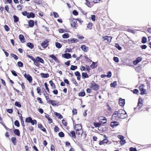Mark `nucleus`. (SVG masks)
Wrapping results in <instances>:
<instances>
[{
    "mask_svg": "<svg viewBox=\"0 0 151 151\" xmlns=\"http://www.w3.org/2000/svg\"><path fill=\"white\" fill-rule=\"evenodd\" d=\"M127 117V115L125 111L121 109L118 111L114 112L111 117L113 119L118 120L119 119H124Z\"/></svg>",
    "mask_w": 151,
    "mask_h": 151,
    "instance_id": "obj_1",
    "label": "nucleus"
},
{
    "mask_svg": "<svg viewBox=\"0 0 151 151\" xmlns=\"http://www.w3.org/2000/svg\"><path fill=\"white\" fill-rule=\"evenodd\" d=\"M74 129L76 131L77 134L79 136H81L83 133L82 126L81 124H76L75 125Z\"/></svg>",
    "mask_w": 151,
    "mask_h": 151,
    "instance_id": "obj_2",
    "label": "nucleus"
},
{
    "mask_svg": "<svg viewBox=\"0 0 151 151\" xmlns=\"http://www.w3.org/2000/svg\"><path fill=\"white\" fill-rule=\"evenodd\" d=\"M101 0H89L86 2V5L89 7H92L94 4L100 2Z\"/></svg>",
    "mask_w": 151,
    "mask_h": 151,
    "instance_id": "obj_3",
    "label": "nucleus"
},
{
    "mask_svg": "<svg viewBox=\"0 0 151 151\" xmlns=\"http://www.w3.org/2000/svg\"><path fill=\"white\" fill-rule=\"evenodd\" d=\"M89 87L92 90L95 91H97L99 88V86L96 83L93 81L90 83Z\"/></svg>",
    "mask_w": 151,
    "mask_h": 151,
    "instance_id": "obj_4",
    "label": "nucleus"
},
{
    "mask_svg": "<svg viewBox=\"0 0 151 151\" xmlns=\"http://www.w3.org/2000/svg\"><path fill=\"white\" fill-rule=\"evenodd\" d=\"M70 24L72 27L75 29L77 28V19L74 18L73 17H71L70 19Z\"/></svg>",
    "mask_w": 151,
    "mask_h": 151,
    "instance_id": "obj_5",
    "label": "nucleus"
},
{
    "mask_svg": "<svg viewBox=\"0 0 151 151\" xmlns=\"http://www.w3.org/2000/svg\"><path fill=\"white\" fill-rule=\"evenodd\" d=\"M111 119L112 121L111 122L110 125L112 128L115 127L119 125V122L116 121L117 120H114L112 117Z\"/></svg>",
    "mask_w": 151,
    "mask_h": 151,
    "instance_id": "obj_6",
    "label": "nucleus"
},
{
    "mask_svg": "<svg viewBox=\"0 0 151 151\" xmlns=\"http://www.w3.org/2000/svg\"><path fill=\"white\" fill-rule=\"evenodd\" d=\"M112 37L111 36H104L102 37L103 41L106 42L107 43H110L111 42Z\"/></svg>",
    "mask_w": 151,
    "mask_h": 151,
    "instance_id": "obj_7",
    "label": "nucleus"
},
{
    "mask_svg": "<svg viewBox=\"0 0 151 151\" xmlns=\"http://www.w3.org/2000/svg\"><path fill=\"white\" fill-rule=\"evenodd\" d=\"M98 119L101 124H105L106 123L107 120L106 117L103 116L99 117Z\"/></svg>",
    "mask_w": 151,
    "mask_h": 151,
    "instance_id": "obj_8",
    "label": "nucleus"
},
{
    "mask_svg": "<svg viewBox=\"0 0 151 151\" xmlns=\"http://www.w3.org/2000/svg\"><path fill=\"white\" fill-rule=\"evenodd\" d=\"M144 86L142 85L139 87V89L141 92V95H144L147 94V92L145 89L144 88Z\"/></svg>",
    "mask_w": 151,
    "mask_h": 151,
    "instance_id": "obj_9",
    "label": "nucleus"
},
{
    "mask_svg": "<svg viewBox=\"0 0 151 151\" xmlns=\"http://www.w3.org/2000/svg\"><path fill=\"white\" fill-rule=\"evenodd\" d=\"M27 56L28 58L31 59L33 61L34 63L36 66H39L40 64L38 63V62L37 61L36 59H35L33 56L29 55H27Z\"/></svg>",
    "mask_w": 151,
    "mask_h": 151,
    "instance_id": "obj_10",
    "label": "nucleus"
},
{
    "mask_svg": "<svg viewBox=\"0 0 151 151\" xmlns=\"http://www.w3.org/2000/svg\"><path fill=\"white\" fill-rule=\"evenodd\" d=\"M24 77L29 81V83H31L32 81V77L29 74L25 73L24 74Z\"/></svg>",
    "mask_w": 151,
    "mask_h": 151,
    "instance_id": "obj_11",
    "label": "nucleus"
},
{
    "mask_svg": "<svg viewBox=\"0 0 151 151\" xmlns=\"http://www.w3.org/2000/svg\"><path fill=\"white\" fill-rule=\"evenodd\" d=\"M49 42L48 40H46L41 43V45L43 48H46L49 45Z\"/></svg>",
    "mask_w": 151,
    "mask_h": 151,
    "instance_id": "obj_12",
    "label": "nucleus"
},
{
    "mask_svg": "<svg viewBox=\"0 0 151 151\" xmlns=\"http://www.w3.org/2000/svg\"><path fill=\"white\" fill-rule=\"evenodd\" d=\"M125 104V100L124 99H122V98H120L119 99V104L121 106H123Z\"/></svg>",
    "mask_w": 151,
    "mask_h": 151,
    "instance_id": "obj_13",
    "label": "nucleus"
},
{
    "mask_svg": "<svg viewBox=\"0 0 151 151\" xmlns=\"http://www.w3.org/2000/svg\"><path fill=\"white\" fill-rule=\"evenodd\" d=\"M34 21L32 20H30L28 21V26L29 27H33L34 26Z\"/></svg>",
    "mask_w": 151,
    "mask_h": 151,
    "instance_id": "obj_14",
    "label": "nucleus"
},
{
    "mask_svg": "<svg viewBox=\"0 0 151 151\" xmlns=\"http://www.w3.org/2000/svg\"><path fill=\"white\" fill-rule=\"evenodd\" d=\"M67 42H70L71 43H76L78 42L79 40L78 39L75 38H70L68 40Z\"/></svg>",
    "mask_w": 151,
    "mask_h": 151,
    "instance_id": "obj_15",
    "label": "nucleus"
},
{
    "mask_svg": "<svg viewBox=\"0 0 151 151\" xmlns=\"http://www.w3.org/2000/svg\"><path fill=\"white\" fill-rule=\"evenodd\" d=\"M38 127L43 132H46V129L41 124H38Z\"/></svg>",
    "mask_w": 151,
    "mask_h": 151,
    "instance_id": "obj_16",
    "label": "nucleus"
},
{
    "mask_svg": "<svg viewBox=\"0 0 151 151\" xmlns=\"http://www.w3.org/2000/svg\"><path fill=\"white\" fill-rule=\"evenodd\" d=\"M48 103H50L53 106H55L57 105H58L59 104L58 102H56L52 100H49L48 101Z\"/></svg>",
    "mask_w": 151,
    "mask_h": 151,
    "instance_id": "obj_17",
    "label": "nucleus"
},
{
    "mask_svg": "<svg viewBox=\"0 0 151 151\" xmlns=\"http://www.w3.org/2000/svg\"><path fill=\"white\" fill-rule=\"evenodd\" d=\"M49 56L50 58H52L57 63H60L59 61L55 55H50Z\"/></svg>",
    "mask_w": 151,
    "mask_h": 151,
    "instance_id": "obj_18",
    "label": "nucleus"
},
{
    "mask_svg": "<svg viewBox=\"0 0 151 151\" xmlns=\"http://www.w3.org/2000/svg\"><path fill=\"white\" fill-rule=\"evenodd\" d=\"M109 141L106 137L105 139H104L102 141H100L99 142V144L100 145L104 144L105 143L107 144L109 142Z\"/></svg>",
    "mask_w": 151,
    "mask_h": 151,
    "instance_id": "obj_19",
    "label": "nucleus"
},
{
    "mask_svg": "<svg viewBox=\"0 0 151 151\" xmlns=\"http://www.w3.org/2000/svg\"><path fill=\"white\" fill-rule=\"evenodd\" d=\"M142 100L141 99L139 98V99L138 105L137 108H138L139 109H140L142 105Z\"/></svg>",
    "mask_w": 151,
    "mask_h": 151,
    "instance_id": "obj_20",
    "label": "nucleus"
},
{
    "mask_svg": "<svg viewBox=\"0 0 151 151\" xmlns=\"http://www.w3.org/2000/svg\"><path fill=\"white\" fill-rule=\"evenodd\" d=\"M68 134L73 138H75L76 137L75 132L74 131H71L70 133H68Z\"/></svg>",
    "mask_w": 151,
    "mask_h": 151,
    "instance_id": "obj_21",
    "label": "nucleus"
},
{
    "mask_svg": "<svg viewBox=\"0 0 151 151\" xmlns=\"http://www.w3.org/2000/svg\"><path fill=\"white\" fill-rule=\"evenodd\" d=\"M81 48L84 52H87L88 50V47L84 45H82L81 47Z\"/></svg>",
    "mask_w": 151,
    "mask_h": 151,
    "instance_id": "obj_22",
    "label": "nucleus"
},
{
    "mask_svg": "<svg viewBox=\"0 0 151 151\" xmlns=\"http://www.w3.org/2000/svg\"><path fill=\"white\" fill-rule=\"evenodd\" d=\"M62 57L66 59H69L71 58V54L69 53H66L63 54Z\"/></svg>",
    "mask_w": 151,
    "mask_h": 151,
    "instance_id": "obj_23",
    "label": "nucleus"
},
{
    "mask_svg": "<svg viewBox=\"0 0 151 151\" xmlns=\"http://www.w3.org/2000/svg\"><path fill=\"white\" fill-rule=\"evenodd\" d=\"M35 17V15L34 13L32 12H30V13H29L27 16V17L28 18H34Z\"/></svg>",
    "mask_w": 151,
    "mask_h": 151,
    "instance_id": "obj_24",
    "label": "nucleus"
},
{
    "mask_svg": "<svg viewBox=\"0 0 151 151\" xmlns=\"http://www.w3.org/2000/svg\"><path fill=\"white\" fill-rule=\"evenodd\" d=\"M142 58L141 57H139L136 58V60L133 62V63L134 65H137L141 61Z\"/></svg>",
    "mask_w": 151,
    "mask_h": 151,
    "instance_id": "obj_25",
    "label": "nucleus"
},
{
    "mask_svg": "<svg viewBox=\"0 0 151 151\" xmlns=\"http://www.w3.org/2000/svg\"><path fill=\"white\" fill-rule=\"evenodd\" d=\"M19 39L20 41L22 43H24L25 42V40L24 36L22 35H20L19 36Z\"/></svg>",
    "mask_w": 151,
    "mask_h": 151,
    "instance_id": "obj_26",
    "label": "nucleus"
},
{
    "mask_svg": "<svg viewBox=\"0 0 151 151\" xmlns=\"http://www.w3.org/2000/svg\"><path fill=\"white\" fill-rule=\"evenodd\" d=\"M75 76H77V79L80 81L81 79V76L80 73L78 71L75 72L74 73Z\"/></svg>",
    "mask_w": 151,
    "mask_h": 151,
    "instance_id": "obj_27",
    "label": "nucleus"
},
{
    "mask_svg": "<svg viewBox=\"0 0 151 151\" xmlns=\"http://www.w3.org/2000/svg\"><path fill=\"white\" fill-rule=\"evenodd\" d=\"M36 60L39 63H44V60L38 56L36 58Z\"/></svg>",
    "mask_w": 151,
    "mask_h": 151,
    "instance_id": "obj_28",
    "label": "nucleus"
},
{
    "mask_svg": "<svg viewBox=\"0 0 151 151\" xmlns=\"http://www.w3.org/2000/svg\"><path fill=\"white\" fill-rule=\"evenodd\" d=\"M14 132L15 135L18 136H20V131L18 129H14Z\"/></svg>",
    "mask_w": 151,
    "mask_h": 151,
    "instance_id": "obj_29",
    "label": "nucleus"
},
{
    "mask_svg": "<svg viewBox=\"0 0 151 151\" xmlns=\"http://www.w3.org/2000/svg\"><path fill=\"white\" fill-rule=\"evenodd\" d=\"M81 77L83 79H85L89 77L88 74L86 72L82 73Z\"/></svg>",
    "mask_w": 151,
    "mask_h": 151,
    "instance_id": "obj_30",
    "label": "nucleus"
},
{
    "mask_svg": "<svg viewBox=\"0 0 151 151\" xmlns=\"http://www.w3.org/2000/svg\"><path fill=\"white\" fill-rule=\"evenodd\" d=\"M86 93L84 90H83L81 91L79 93H78V95L79 96H85Z\"/></svg>",
    "mask_w": 151,
    "mask_h": 151,
    "instance_id": "obj_31",
    "label": "nucleus"
},
{
    "mask_svg": "<svg viewBox=\"0 0 151 151\" xmlns=\"http://www.w3.org/2000/svg\"><path fill=\"white\" fill-rule=\"evenodd\" d=\"M54 114L58 119H61L63 118V116L59 113L55 112Z\"/></svg>",
    "mask_w": 151,
    "mask_h": 151,
    "instance_id": "obj_32",
    "label": "nucleus"
},
{
    "mask_svg": "<svg viewBox=\"0 0 151 151\" xmlns=\"http://www.w3.org/2000/svg\"><path fill=\"white\" fill-rule=\"evenodd\" d=\"M49 83L50 85V86L52 87V88L55 89L56 88V86L55 84L53 83L52 80L49 81Z\"/></svg>",
    "mask_w": 151,
    "mask_h": 151,
    "instance_id": "obj_33",
    "label": "nucleus"
},
{
    "mask_svg": "<svg viewBox=\"0 0 151 151\" xmlns=\"http://www.w3.org/2000/svg\"><path fill=\"white\" fill-rule=\"evenodd\" d=\"M45 116L48 119L49 123L51 124L52 122V119L49 116V115L47 114V115H46Z\"/></svg>",
    "mask_w": 151,
    "mask_h": 151,
    "instance_id": "obj_34",
    "label": "nucleus"
},
{
    "mask_svg": "<svg viewBox=\"0 0 151 151\" xmlns=\"http://www.w3.org/2000/svg\"><path fill=\"white\" fill-rule=\"evenodd\" d=\"M42 78H47L49 77V75L48 73H41L40 74Z\"/></svg>",
    "mask_w": 151,
    "mask_h": 151,
    "instance_id": "obj_35",
    "label": "nucleus"
},
{
    "mask_svg": "<svg viewBox=\"0 0 151 151\" xmlns=\"http://www.w3.org/2000/svg\"><path fill=\"white\" fill-rule=\"evenodd\" d=\"M11 140L12 142L13 143L14 145H15L16 144V139L15 137H12L11 138Z\"/></svg>",
    "mask_w": 151,
    "mask_h": 151,
    "instance_id": "obj_36",
    "label": "nucleus"
},
{
    "mask_svg": "<svg viewBox=\"0 0 151 151\" xmlns=\"http://www.w3.org/2000/svg\"><path fill=\"white\" fill-rule=\"evenodd\" d=\"M93 124L94 127L96 128L99 127L101 126V124L100 122L99 123L94 122Z\"/></svg>",
    "mask_w": 151,
    "mask_h": 151,
    "instance_id": "obj_37",
    "label": "nucleus"
},
{
    "mask_svg": "<svg viewBox=\"0 0 151 151\" xmlns=\"http://www.w3.org/2000/svg\"><path fill=\"white\" fill-rule=\"evenodd\" d=\"M13 18L14 19V22L15 23H17L19 21V18L16 15H14Z\"/></svg>",
    "mask_w": 151,
    "mask_h": 151,
    "instance_id": "obj_38",
    "label": "nucleus"
},
{
    "mask_svg": "<svg viewBox=\"0 0 151 151\" xmlns=\"http://www.w3.org/2000/svg\"><path fill=\"white\" fill-rule=\"evenodd\" d=\"M115 46L119 50H120L122 49V47L119 46V44L118 43H115Z\"/></svg>",
    "mask_w": 151,
    "mask_h": 151,
    "instance_id": "obj_39",
    "label": "nucleus"
},
{
    "mask_svg": "<svg viewBox=\"0 0 151 151\" xmlns=\"http://www.w3.org/2000/svg\"><path fill=\"white\" fill-rule=\"evenodd\" d=\"M147 41V39L146 37H143L142 38V40L141 41L142 42V43H146Z\"/></svg>",
    "mask_w": 151,
    "mask_h": 151,
    "instance_id": "obj_40",
    "label": "nucleus"
},
{
    "mask_svg": "<svg viewBox=\"0 0 151 151\" xmlns=\"http://www.w3.org/2000/svg\"><path fill=\"white\" fill-rule=\"evenodd\" d=\"M27 46L31 49H32L34 47L33 44L30 42L28 43H27Z\"/></svg>",
    "mask_w": 151,
    "mask_h": 151,
    "instance_id": "obj_41",
    "label": "nucleus"
},
{
    "mask_svg": "<svg viewBox=\"0 0 151 151\" xmlns=\"http://www.w3.org/2000/svg\"><path fill=\"white\" fill-rule=\"evenodd\" d=\"M32 119V118L31 117H29L26 118L25 122L27 123H30Z\"/></svg>",
    "mask_w": 151,
    "mask_h": 151,
    "instance_id": "obj_42",
    "label": "nucleus"
},
{
    "mask_svg": "<svg viewBox=\"0 0 151 151\" xmlns=\"http://www.w3.org/2000/svg\"><path fill=\"white\" fill-rule=\"evenodd\" d=\"M62 123L63 124L65 127H66L67 125V122L66 120L63 119L62 120Z\"/></svg>",
    "mask_w": 151,
    "mask_h": 151,
    "instance_id": "obj_43",
    "label": "nucleus"
},
{
    "mask_svg": "<svg viewBox=\"0 0 151 151\" xmlns=\"http://www.w3.org/2000/svg\"><path fill=\"white\" fill-rule=\"evenodd\" d=\"M117 85V82L116 81H114L113 83H112L110 84L111 87H113L114 88Z\"/></svg>",
    "mask_w": 151,
    "mask_h": 151,
    "instance_id": "obj_44",
    "label": "nucleus"
},
{
    "mask_svg": "<svg viewBox=\"0 0 151 151\" xmlns=\"http://www.w3.org/2000/svg\"><path fill=\"white\" fill-rule=\"evenodd\" d=\"M11 55L16 60H17L18 59V58L17 56L14 54L13 53H11Z\"/></svg>",
    "mask_w": 151,
    "mask_h": 151,
    "instance_id": "obj_45",
    "label": "nucleus"
},
{
    "mask_svg": "<svg viewBox=\"0 0 151 151\" xmlns=\"http://www.w3.org/2000/svg\"><path fill=\"white\" fill-rule=\"evenodd\" d=\"M93 26V24L91 22H89L87 26V27L90 29H91Z\"/></svg>",
    "mask_w": 151,
    "mask_h": 151,
    "instance_id": "obj_46",
    "label": "nucleus"
},
{
    "mask_svg": "<svg viewBox=\"0 0 151 151\" xmlns=\"http://www.w3.org/2000/svg\"><path fill=\"white\" fill-rule=\"evenodd\" d=\"M14 104L15 106L19 107H21V105L19 102L16 101Z\"/></svg>",
    "mask_w": 151,
    "mask_h": 151,
    "instance_id": "obj_47",
    "label": "nucleus"
},
{
    "mask_svg": "<svg viewBox=\"0 0 151 151\" xmlns=\"http://www.w3.org/2000/svg\"><path fill=\"white\" fill-rule=\"evenodd\" d=\"M77 67L76 65H71L70 66V69L71 70H75L77 69Z\"/></svg>",
    "mask_w": 151,
    "mask_h": 151,
    "instance_id": "obj_48",
    "label": "nucleus"
},
{
    "mask_svg": "<svg viewBox=\"0 0 151 151\" xmlns=\"http://www.w3.org/2000/svg\"><path fill=\"white\" fill-rule=\"evenodd\" d=\"M69 34L66 33H65L62 35V37L63 38H67L69 37Z\"/></svg>",
    "mask_w": 151,
    "mask_h": 151,
    "instance_id": "obj_49",
    "label": "nucleus"
},
{
    "mask_svg": "<svg viewBox=\"0 0 151 151\" xmlns=\"http://www.w3.org/2000/svg\"><path fill=\"white\" fill-rule=\"evenodd\" d=\"M55 45L56 47L58 48H60L62 47V45L58 42H56Z\"/></svg>",
    "mask_w": 151,
    "mask_h": 151,
    "instance_id": "obj_50",
    "label": "nucleus"
},
{
    "mask_svg": "<svg viewBox=\"0 0 151 151\" xmlns=\"http://www.w3.org/2000/svg\"><path fill=\"white\" fill-rule=\"evenodd\" d=\"M58 135L60 137H63L65 136V134L62 132H60L58 133Z\"/></svg>",
    "mask_w": 151,
    "mask_h": 151,
    "instance_id": "obj_51",
    "label": "nucleus"
},
{
    "mask_svg": "<svg viewBox=\"0 0 151 151\" xmlns=\"http://www.w3.org/2000/svg\"><path fill=\"white\" fill-rule=\"evenodd\" d=\"M14 124L17 127H19L20 126V124L18 120H16L14 122Z\"/></svg>",
    "mask_w": 151,
    "mask_h": 151,
    "instance_id": "obj_52",
    "label": "nucleus"
},
{
    "mask_svg": "<svg viewBox=\"0 0 151 151\" xmlns=\"http://www.w3.org/2000/svg\"><path fill=\"white\" fill-rule=\"evenodd\" d=\"M37 99L39 103L40 104H42L43 103V102L42 101V99L41 98L37 97Z\"/></svg>",
    "mask_w": 151,
    "mask_h": 151,
    "instance_id": "obj_53",
    "label": "nucleus"
},
{
    "mask_svg": "<svg viewBox=\"0 0 151 151\" xmlns=\"http://www.w3.org/2000/svg\"><path fill=\"white\" fill-rule=\"evenodd\" d=\"M45 86V88L46 90H47V92L49 93H50V90L49 88L48 87V85L47 83H45L44 84Z\"/></svg>",
    "mask_w": 151,
    "mask_h": 151,
    "instance_id": "obj_54",
    "label": "nucleus"
},
{
    "mask_svg": "<svg viewBox=\"0 0 151 151\" xmlns=\"http://www.w3.org/2000/svg\"><path fill=\"white\" fill-rule=\"evenodd\" d=\"M60 130L59 128L57 126H55L54 128V131L55 132H57L59 131Z\"/></svg>",
    "mask_w": 151,
    "mask_h": 151,
    "instance_id": "obj_55",
    "label": "nucleus"
},
{
    "mask_svg": "<svg viewBox=\"0 0 151 151\" xmlns=\"http://www.w3.org/2000/svg\"><path fill=\"white\" fill-rule=\"evenodd\" d=\"M4 27L5 30L6 32H8L9 31L10 28L7 25H5L4 26Z\"/></svg>",
    "mask_w": 151,
    "mask_h": 151,
    "instance_id": "obj_56",
    "label": "nucleus"
},
{
    "mask_svg": "<svg viewBox=\"0 0 151 151\" xmlns=\"http://www.w3.org/2000/svg\"><path fill=\"white\" fill-rule=\"evenodd\" d=\"M126 142L125 140L123 139L120 141V143L121 145H123Z\"/></svg>",
    "mask_w": 151,
    "mask_h": 151,
    "instance_id": "obj_57",
    "label": "nucleus"
},
{
    "mask_svg": "<svg viewBox=\"0 0 151 151\" xmlns=\"http://www.w3.org/2000/svg\"><path fill=\"white\" fill-rule=\"evenodd\" d=\"M17 65L19 67H22L23 66V64L21 61H19L17 63Z\"/></svg>",
    "mask_w": 151,
    "mask_h": 151,
    "instance_id": "obj_58",
    "label": "nucleus"
},
{
    "mask_svg": "<svg viewBox=\"0 0 151 151\" xmlns=\"http://www.w3.org/2000/svg\"><path fill=\"white\" fill-rule=\"evenodd\" d=\"M112 74L111 71H109L107 73V75H106V77L110 78Z\"/></svg>",
    "mask_w": 151,
    "mask_h": 151,
    "instance_id": "obj_59",
    "label": "nucleus"
},
{
    "mask_svg": "<svg viewBox=\"0 0 151 151\" xmlns=\"http://www.w3.org/2000/svg\"><path fill=\"white\" fill-rule=\"evenodd\" d=\"M30 123H31L32 125H34L35 124H37V121L35 119L33 120L32 119L31 120Z\"/></svg>",
    "mask_w": 151,
    "mask_h": 151,
    "instance_id": "obj_60",
    "label": "nucleus"
},
{
    "mask_svg": "<svg viewBox=\"0 0 151 151\" xmlns=\"http://www.w3.org/2000/svg\"><path fill=\"white\" fill-rule=\"evenodd\" d=\"M86 71L88 72V73H89L90 71V70L91 69L89 65H86Z\"/></svg>",
    "mask_w": 151,
    "mask_h": 151,
    "instance_id": "obj_61",
    "label": "nucleus"
},
{
    "mask_svg": "<svg viewBox=\"0 0 151 151\" xmlns=\"http://www.w3.org/2000/svg\"><path fill=\"white\" fill-rule=\"evenodd\" d=\"M77 110L76 109H73L72 110V114L73 115L76 114H77Z\"/></svg>",
    "mask_w": 151,
    "mask_h": 151,
    "instance_id": "obj_62",
    "label": "nucleus"
},
{
    "mask_svg": "<svg viewBox=\"0 0 151 151\" xmlns=\"http://www.w3.org/2000/svg\"><path fill=\"white\" fill-rule=\"evenodd\" d=\"M53 15L55 18H57L59 17V15L58 13L55 12H53Z\"/></svg>",
    "mask_w": 151,
    "mask_h": 151,
    "instance_id": "obj_63",
    "label": "nucleus"
},
{
    "mask_svg": "<svg viewBox=\"0 0 151 151\" xmlns=\"http://www.w3.org/2000/svg\"><path fill=\"white\" fill-rule=\"evenodd\" d=\"M113 60L116 63H118L119 61V59L117 57H114L113 58Z\"/></svg>",
    "mask_w": 151,
    "mask_h": 151,
    "instance_id": "obj_64",
    "label": "nucleus"
}]
</instances>
